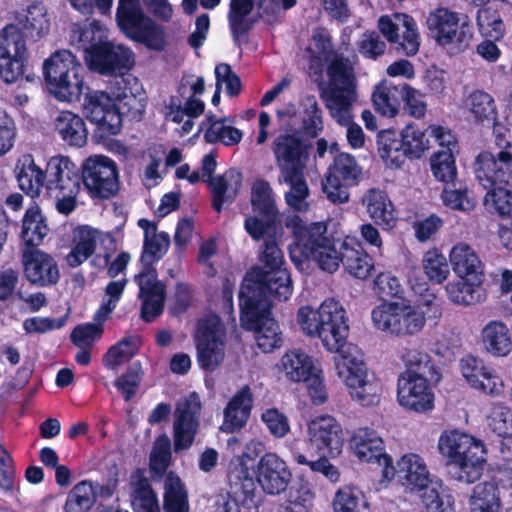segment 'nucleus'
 <instances>
[{
	"label": "nucleus",
	"mask_w": 512,
	"mask_h": 512,
	"mask_svg": "<svg viewBox=\"0 0 512 512\" xmlns=\"http://www.w3.org/2000/svg\"><path fill=\"white\" fill-rule=\"evenodd\" d=\"M485 349L495 356H506L512 348L509 330L499 321L489 322L482 330Z\"/></svg>",
	"instance_id": "nucleus-45"
},
{
	"label": "nucleus",
	"mask_w": 512,
	"mask_h": 512,
	"mask_svg": "<svg viewBox=\"0 0 512 512\" xmlns=\"http://www.w3.org/2000/svg\"><path fill=\"white\" fill-rule=\"evenodd\" d=\"M55 130L61 139L70 146L82 147L88 139L85 121L70 111L61 112L55 121Z\"/></svg>",
	"instance_id": "nucleus-40"
},
{
	"label": "nucleus",
	"mask_w": 512,
	"mask_h": 512,
	"mask_svg": "<svg viewBox=\"0 0 512 512\" xmlns=\"http://www.w3.org/2000/svg\"><path fill=\"white\" fill-rule=\"evenodd\" d=\"M277 367L287 380L294 383L304 381L319 368L314 358L301 349L287 351Z\"/></svg>",
	"instance_id": "nucleus-36"
},
{
	"label": "nucleus",
	"mask_w": 512,
	"mask_h": 512,
	"mask_svg": "<svg viewBox=\"0 0 512 512\" xmlns=\"http://www.w3.org/2000/svg\"><path fill=\"white\" fill-rule=\"evenodd\" d=\"M399 357L408 367L407 371L428 376L430 380L439 382L441 374L431 360L428 353L416 345H406L399 351Z\"/></svg>",
	"instance_id": "nucleus-42"
},
{
	"label": "nucleus",
	"mask_w": 512,
	"mask_h": 512,
	"mask_svg": "<svg viewBox=\"0 0 512 512\" xmlns=\"http://www.w3.org/2000/svg\"><path fill=\"white\" fill-rule=\"evenodd\" d=\"M302 129L310 137H316L323 130L322 111L314 95L305 96L300 103Z\"/></svg>",
	"instance_id": "nucleus-56"
},
{
	"label": "nucleus",
	"mask_w": 512,
	"mask_h": 512,
	"mask_svg": "<svg viewBox=\"0 0 512 512\" xmlns=\"http://www.w3.org/2000/svg\"><path fill=\"white\" fill-rule=\"evenodd\" d=\"M307 442L318 453L337 457L344 445L342 426L333 416H317L307 423Z\"/></svg>",
	"instance_id": "nucleus-18"
},
{
	"label": "nucleus",
	"mask_w": 512,
	"mask_h": 512,
	"mask_svg": "<svg viewBox=\"0 0 512 512\" xmlns=\"http://www.w3.org/2000/svg\"><path fill=\"white\" fill-rule=\"evenodd\" d=\"M127 36L152 50L162 51L166 46L163 27L150 18H146L141 24L128 32Z\"/></svg>",
	"instance_id": "nucleus-51"
},
{
	"label": "nucleus",
	"mask_w": 512,
	"mask_h": 512,
	"mask_svg": "<svg viewBox=\"0 0 512 512\" xmlns=\"http://www.w3.org/2000/svg\"><path fill=\"white\" fill-rule=\"evenodd\" d=\"M297 323L305 335L318 338L328 351L339 353L334 359L335 369L353 401L363 407L379 404L381 381L369 372L363 352L353 344L346 345L348 318L339 301L328 298L317 309L300 307Z\"/></svg>",
	"instance_id": "nucleus-1"
},
{
	"label": "nucleus",
	"mask_w": 512,
	"mask_h": 512,
	"mask_svg": "<svg viewBox=\"0 0 512 512\" xmlns=\"http://www.w3.org/2000/svg\"><path fill=\"white\" fill-rule=\"evenodd\" d=\"M82 178L83 184L93 197L107 199L119 189L117 164L104 155H94L84 161Z\"/></svg>",
	"instance_id": "nucleus-14"
},
{
	"label": "nucleus",
	"mask_w": 512,
	"mask_h": 512,
	"mask_svg": "<svg viewBox=\"0 0 512 512\" xmlns=\"http://www.w3.org/2000/svg\"><path fill=\"white\" fill-rule=\"evenodd\" d=\"M399 98V89L388 82H382L377 85L372 95V101L376 111L388 118L395 117L399 112Z\"/></svg>",
	"instance_id": "nucleus-52"
},
{
	"label": "nucleus",
	"mask_w": 512,
	"mask_h": 512,
	"mask_svg": "<svg viewBox=\"0 0 512 512\" xmlns=\"http://www.w3.org/2000/svg\"><path fill=\"white\" fill-rule=\"evenodd\" d=\"M394 467L400 484L411 492L423 491L433 482L426 461L419 454H403Z\"/></svg>",
	"instance_id": "nucleus-28"
},
{
	"label": "nucleus",
	"mask_w": 512,
	"mask_h": 512,
	"mask_svg": "<svg viewBox=\"0 0 512 512\" xmlns=\"http://www.w3.org/2000/svg\"><path fill=\"white\" fill-rule=\"evenodd\" d=\"M332 508L333 512H371L364 493L349 485H344L335 492Z\"/></svg>",
	"instance_id": "nucleus-47"
},
{
	"label": "nucleus",
	"mask_w": 512,
	"mask_h": 512,
	"mask_svg": "<svg viewBox=\"0 0 512 512\" xmlns=\"http://www.w3.org/2000/svg\"><path fill=\"white\" fill-rule=\"evenodd\" d=\"M251 205L253 211L268 219H275L278 215L275 194L270 184L257 179L251 189Z\"/></svg>",
	"instance_id": "nucleus-49"
},
{
	"label": "nucleus",
	"mask_w": 512,
	"mask_h": 512,
	"mask_svg": "<svg viewBox=\"0 0 512 512\" xmlns=\"http://www.w3.org/2000/svg\"><path fill=\"white\" fill-rule=\"evenodd\" d=\"M206 121L209 125L204 134L207 142H220L225 146H234L242 140V131L232 126L231 120L227 118L216 119L213 115H208Z\"/></svg>",
	"instance_id": "nucleus-43"
},
{
	"label": "nucleus",
	"mask_w": 512,
	"mask_h": 512,
	"mask_svg": "<svg viewBox=\"0 0 512 512\" xmlns=\"http://www.w3.org/2000/svg\"><path fill=\"white\" fill-rule=\"evenodd\" d=\"M488 190L484 197V205L490 212L505 216L512 211V191L504 188L503 185H497Z\"/></svg>",
	"instance_id": "nucleus-63"
},
{
	"label": "nucleus",
	"mask_w": 512,
	"mask_h": 512,
	"mask_svg": "<svg viewBox=\"0 0 512 512\" xmlns=\"http://www.w3.org/2000/svg\"><path fill=\"white\" fill-rule=\"evenodd\" d=\"M361 167L355 158L348 153H340L334 158L322 183L323 192L333 203H345L349 199L347 186L357 184Z\"/></svg>",
	"instance_id": "nucleus-15"
},
{
	"label": "nucleus",
	"mask_w": 512,
	"mask_h": 512,
	"mask_svg": "<svg viewBox=\"0 0 512 512\" xmlns=\"http://www.w3.org/2000/svg\"><path fill=\"white\" fill-rule=\"evenodd\" d=\"M126 285L127 280L125 278L110 281L106 285L104 297L94 314L96 323L78 325L71 333V340L76 346L79 348H90L101 338L103 333L102 323L109 318L117 307Z\"/></svg>",
	"instance_id": "nucleus-13"
},
{
	"label": "nucleus",
	"mask_w": 512,
	"mask_h": 512,
	"mask_svg": "<svg viewBox=\"0 0 512 512\" xmlns=\"http://www.w3.org/2000/svg\"><path fill=\"white\" fill-rule=\"evenodd\" d=\"M362 205L376 225L385 230L395 227L397 222L395 208L386 192L376 188L369 189L362 197Z\"/></svg>",
	"instance_id": "nucleus-31"
},
{
	"label": "nucleus",
	"mask_w": 512,
	"mask_h": 512,
	"mask_svg": "<svg viewBox=\"0 0 512 512\" xmlns=\"http://www.w3.org/2000/svg\"><path fill=\"white\" fill-rule=\"evenodd\" d=\"M264 451V444L260 440L252 439L246 445L237 464L229 472V482L234 494L244 493L251 495L256 488L250 462Z\"/></svg>",
	"instance_id": "nucleus-30"
},
{
	"label": "nucleus",
	"mask_w": 512,
	"mask_h": 512,
	"mask_svg": "<svg viewBox=\"0 0 512 512\" xmlns=\"http://www.w3.org/2000/svg\"><path fill=\"white\" fill-rule=\"evenodd\" d=\"M353 455L363 463L376 464L381 468L382 477L391 481L395 477L392 457L386 452L385 443L380 434L370 427L355 429L349 440Z\"/></svg>",
	"instance_id": "nucleus-12"
},
{
	"label": "nucleus",
	"mask_w": 512,
	"mask_h": 512,
	"mask_svg": "<svg viewBox=\"0 0 512 512\" xmlns=\"http://www.w3.org/2000/svg\"><path fill=\"white\" fill-rule=\"evenodd\" d=\"M135 62L133 51L121 44H115L108 40L87 56V65L103 75H113L115 78L127 76L126 72L132 68Z\"/></svg>",
	"instance_id": "nucleus-20"
},
{
	"label": "nucleus",
	"mask_w": 512,
	"mask_h": 512,
	"mask_svg": "<svg viewBox=\"0 0 512 512\" xmlns=\"http://www.w3.org/2000/svg\"><path fill=\"white\" fill-rule=\"evenodd\" d=\"M138 225L144 230V253L160 258L166 253L170 240L166 233H157L155 223L140 219Z\"/></svg>",
	"instance_id": "nucleus-57"
},
{
	"label": "nucleus",
	"mask_w": 512,
	"mask_h": 512,
	"mask_svg": "<svg viewBox=\"0 0 512 512\" xmlns=\"http://www.w3.org/2000/svg\"><path fill=\"white\" fill-rule=\"evenodd\" d=\"M253 395L249 386H244L232 397L224 410L223 431L233 432L241 429L250 417Z\"/></svg>",
	"instance_id": "nucleus-37"
},
{
	"label": "nucleus",
	"mask_w": 512,
	"mask_h": 512,
	"mask_svg": "<svg viewBox=\"0 0 512 512\" xmlns=\"http://www.w3.org/2000/svg\"><path fill=\"white\" fill-rule=\"evenodd\" d=\"M27 49L21 32L7 26L0 32V76L6 82H14L24 73Z\"/></svg>",
	"instance_id": "nucleus-17"
},
{
	"label": "nucleus",
	"mask_w": 512,
	"mask_h": 512,
	"mask_svg": "<svg viewBox=\"0 0 512 512\" xmlns=\"http://www.w3.org/2000/svg\"><path fill=\"white\" fill-rule=\"evenodd\" d=\"M285 225L294 236L289 252L298 269H304L305 262L311 260L328 273L335 272L343 263L347 272L355 278L366 279L371 275L373 259L363 250L351 248L339 239L328 237L323 223L305 224L299 216L293 215L287 217Z\"/></svg>",
	"instance_id": "nucleus-3"
},
{
	"label": "nucleus",
	"mask_w": 512,
	"mask_h": 512,
	"mask_svg": "<svg viewBox=\"0 0 512 512\" xmlns=\"http://www.w3.org/2000/svg\"><path fill=\"white\" fill-rule=\"evenodd\" d=\"M426 25L431 38L451 53L463 52L468 48L473 37L468 16L446 7H438L430 11Z\"/></svg>",
	"instance_id": "nucleus-7"
},
{
	"label": "nucleus",
	"mask_w": 512,
	"mask_h": 512,
	"mask_svg": "<svg viewBox=\"0 0 512 512\" xmlns=\"http://www.w3.org/2000/svg\"><path fill=\"white\" fill-rule=\"evenodd\" d=\"M291 457L298 465L308 466L312 472L322 474L332 483L340 481L339 469L328 460L326 454H323L317 460H309L303 453L293 449L291 450Z\"/></svg>",
	"instance_id": "nucleus-60"
},
{
	"label": "nucleus",
	"mask_w": 512,
	"mask_h": 512,
	"mask_svg": "<svg viewBox=\"0 0 512 512\" xmlns=\"http://www.w3.org/2000/svg\"><path fill=\"white\" fill-rule=\"evenodd\" d=\"M46 193L55 201L56 210L71 214L77 207L83 178L78 167L69 157L55 155L47 161Z\"/></svg>",
	"instance_id": "nucleus-6"
},
{
	"label": "nucleus",
	"mask_w": 512,
	"mask_h": 512,
	"mask_svg": "<svg viewBox=\"0 0 512 512\" xmlns=\"http://www.w3.org/2000/svg\"><path fill=\"white\" fill-rule=\"evenodd\" d=\"M383 36L391 43H397L408 56L415 55L420 46L416 22L403 13L383 15L378 20Z\"/></svg>",
	"instance_id": "nucleus-22"
},
{
	"label": "nucleus",
	"mask_w": 512,
	"mask_h": 512,
	"mask_svg": "<svg viewBox=\"0 0 512 512\" xmlns=\"http://www.w3.org/2000/svg\"><path fill=\"white\" fill-rule=\"evenodd\" d=\"M329 90L322 95L325 106L335 121L347 123L349 108L356 100V78L349 60L336 57L328 66Z\"/></svg>",
	"instance_id": "nucleus-9"
},
{
	"label": "nucleus",
	"mask_w": 512,
	"mask_h": 512,
	"mask_svg": "<svg viewBox=\"0 0 512 512\" xmlns=\"http://www.w3.org/2000/svg\"><path fill=\"white\" fill-rule=\"evenodd\" d=\"M258 259L262 266H255L247 272L239 296L288 300L292 295L291 277L282 267L284 255L274 239H265Z\"/></svg>",
	"instance_id": "nucleus-4"
},
{
	"label": "nucleus",
	"mask_w": 512,
	"mask_h": 512,
	"mask_svg": "<svg viewBox=\"0 0 512 512\" xmlns=\"http://www.w3.org/2000/svg\"><path fill=\"white\" fill-rule=\"evenodd\" d=\"M200 397L192 392L176 406L173 423L174 450L179 452L191 447L199 425Z\"/></svg>",
	"instance_id": "nucleus-19"
},
{
	"label": "nucleus",
	"mask_w": 512,
	"mask_h": 512,
	"mask_svg": "<svg viewBox=\"0 0 512 512\" xmlns=\"http://www.w3.org/2000/svg\"><path fill=\"white\" fill-rule=\"evenodd\" d=\"M281 179L289 186V190L284 195L288 207L296 212H306L309 209L307 199L310 192L304 177V171L282 175Z\"/></svg>",
	"instance_id": "nucleus-44"
},
{
	"label": "nucleus",
	"mask_w": 512,
	"mask_h": 512,
	"mask_svg": "<svg viewBox=\"0 0 512 512\" xmlns=\"http://www.w3.org/2000/svg\"><path fill=\"white\" fill-rule=\"evenodd\" d=\"M47 233L48 227L39 209L37 207L28 209L23 218L21 232L25 248H35L43 241Z\"/></svg>",
	"instance_id": "nucleus-50"
},
{
	"label": "nucleus",
	"mask_w": 512,
	"mask_h": 512,
	"mask_svg": "<svg viewBox=\"0 0 512 512\" xmlns=\"http://www.w3.org/2000/svg\"><path fill=\"white\" fill-rule=\"evenodd\" d=\"M465 107L474 119L480 123H492L497 116V109L493 97L484 91L472 92L465 101Z\"/></svg>",
	"instance_id": "nucleus-54"
},
{
	"label": "nucleus",
	"mask_w": 512,
	"mask_h": 512,
	"mask_svg": "<svg viewBox=\"0 0 512 512\" xmlns=\"http://www.w3.org/2000/svg\"><path fill=\"white\" fill-rule=\"evenodd\" d=\"M254 6L255 0H230L228 22L235 42L249 30L247 17Z\"/></svg>",
	"instance_id": "nucleus-55"
},
{
	"label": "nucleus",
	"mask_w": 512,
	"mask_h": 512,
	"mask_svg": "<svg viewBox=\"0 0 512 512\" xmlns=\"http://www.w3.org/2000/svg\"><path fill=\"white\" fill-rule=\"evenodd\" d=\"M428 376L411 371L403 372L397 381V400L403 408L417 413L434 409L435 395Z\"/></svg>",
	"instance_id": "nucleus-16"
},
{
	"label": "nucleus",
	"mask_w": 512,
	"mask_h": 512,
	"mask_svg": "<svg viewBox=\"0 0 512 512\" xmlns=\"http://www.w3.org/2000/svg\"><path fill=\"white\" fill-rule=\"evenodd\" d=\"M116 18L126 35L146 19L139 0H118Z\"/></svg>",
	"instance_id": "nucleus-59"
},
{
	"label": "nucleus",
	"mask_w": 512,
	"mask_h": 512,
	"mask_svg": "<svg viewBox=\"0 0 512 512\" xmlns=\"http://www.w3.org/2000/svg\"><path fill=\"white\" fill-rule=\"evenodd\" d=\"M22 264L26 279L36 286H51L60 278L55 259L40 249L25 248L22 253Z\"/></svg>",
	"instance_id": "nucleus-24"
},
{
	"label": "nucleus",
	"mask_w": 512,
	"mask_h": 512,
	"mask_svg": "<svg viewBox=\"0 0 512 512\" xmlns=\"http://www.w3.org/2000/svg\"><path fill=\"white\" fill-rule=\"evenodd\" d=\"M111 86L115 109L120 118L128 115L132 119H139L145 110V96L137 79L132 75L117 77Z\"/></svg>",
	"instance_id": "nucleus-26"
},
{
	"label": "nucleus",
	"mask_w": 512,
	"mask_h": 512,
	"mask_svg": "<svg viewBox=\"0 0 512 512\" xmlns=\"http://www.w3.org/2000/svg\"><path fill=\"white\" fill-rule=\"evenodd\" d=\"M482 278L474 281L471 278H459L449 282L446 287L448 298L457 305L469 306L485 299V292L481 286Z\"/></svg>",
	"instance_id": "nucleus-41"
},
{
	"label": "nucleus",
	"mask_w": 512,
	"mask_h": 512,
	"mask_svg": "<svg viewBox=\"0 0 512 512\" xmlns=\"http://www.w3.org/2000/svg\"><path fill=\"white\" fill-rule=\"evenodd\" d=\"M272 150L281 176L304 171L305 145L297 134H280L275 138Z\"/></svg>",
	"instance_id": "nucleus-29"
},
{
	"label": "nucleus",
	"mask_w": 512,
	"mask_h": 512,
	"mask_svg": "<svg viewBox=\"0 0 512 512\" xmlns=\"http://www.w3.org/2000/svg\"><path fill=\"white\" fill-rule=\"evenodd\" d=\"M423 269L430 281L440 284L450 274L446 257L437 250H429L423 257Z\"/></svg>",
	"instance_id": "nucleus-62"
},
{
	"label": "nucleus",
	"mask_w": 512,
	"mask_h": 512,
	"mask_svg": "<svg viewBox=\"0 0 512 512\" xmlns=\"http://www.w3.org/2000/svg\"><path fill=\"white\" fill-rule=\"evenodd\" d=\"M135 280L139 286V297L142 300L141 315L146 322H151L163 311L165 300L164 285L158 281L153 268L145 267Z\"/></svg>",
	"instance_id": "nucleus-27"
},
{
	"label": "nucleus",
	"mask_w": 512,
	"mask_h": 512,
	"mask_svg": "<svg viewBox=\"0 0 512 512\" xmlns=\"http://www.w3.org/2000/svg\"><path fill=\"white\" fill-rule=\"evenodd\" d=\"M469 504L471 512H501L502 505L497 485L493 482L476 485Z\"/></svg>",
	"instance_id": "nucleus-46"
},
{
	"label": "nucleus",
	"mask_w": 512,
	"mask_h": 512,
	"mask_svg": "<svg viewBox=\"0 0 512 512\" xmlns=\"http://www.w3.org/2000/svg\"><path fill=\"white\" fill-rule=\"evenodd\" d=\"M101 234L98 230L88 226H81L73 232V246L66 256L70 267H78L95 252Z\"/></svg>",
	"instance_id": "nucleus-39"
},
{
	"label": "nucleus",
	"mask_w": 512,
	"mask_h": 512,
	"mask_svg": "<svg viewBox=\"0 0 512 512\" xmlns=\"http://www.w3.org/2000/svg\"><path fill=\"white\" fill-rule=\"evenodd\" d=\"M107 41V29L97 20L84 24H73L69 43L84 53L85 61L87 56L91 55Z\"/></svg>",
	"instance_id": "nucleus-32"
},
{
	"label": "nucleus",
	"mask_w": 512,
	"mask_h": 512,
	"mask_svg": "<svg viewBox=\"0 0 512 512\" xmlns=\"http://www.w3.org/2000/svg\"><path fill=\"white\" fill-rule=\"evenodd\" d=\"M16 21L23 33L34 40L44 37L50 29L47 9L40 2L30 4L18 12Z\"/></svg>",
	"instance_id": "nucleus-38"
},
{
	"label": "nucleus",
	"mask_w": 512,
	"mask_h": 512,
	"mask_svg": "<svg viewBox=\"0 0 512 512\" xmlns=\"http://www.w3.org/2000/svg\"><path fill=\"white\" fill-rule=\"evenodd\" d=\"M242 180V174L236 169H229L221 175L208 179L213 208L216 211L220 212L224 205L231 204L235 200L242 186Z\"/></svg>",
	"instance_id": "nucleus-34"
},
{
	"label": "nucleus",
	"mask_w": 512,
	"mask_h": 512,
	"mask_svg": "<svg viewBox=\"0 0 512 512\" xmlns=\"http://www.w3.org/2000/svg\"><path fill=\"white\" fill-rule=\"evenodd\" d=\"M460 371L467 384L475 390L498 397L504 392V381L484 361L466 356L460 361Z\"/></svg>",
	"instance_id": "nucleus-23"
},
{
	"label": "nucleus",
	"mask_w": 512,
	"mask_h": 512,
	"mask_svg": "<svg viewBox=\"0 0 512 512\" xmlns=\"http://www.w3.org/2000/svg\"><path fill=\"white\" fill-rule=\"evenodd\" d=\"M422 494L427 512H455L454 498L440 481H433Z\"/></svg>",
	"instance_id": "nucleus-53"
},
{
	"label": "nucleus",
	"mask_w": 512,
	"mask_h": 512,
	"mask_svg": "<svg viewBox=\"0 0 512 512\" xmlns=\"http://www.w3.org/2000/svg\"><path fill=\"white\" fill-rule=\"evenodd\" d=\"M438 450L453 479L474 483L482 476L488 452L481 439L456 429L444 431L438 440Z\"/></svg>",
	"instance_id": "nucleus-5"
},
{
	"label": "nucleus",
	"mask_w": 512,
	"mask_h": 512,
	"mask_svg": "<svg viewBox=\"0 0 512 512\" xmlns=\"http://www.w3.org/2000/svg\"><path fill=\"white\" fill-rule=\"evenodd\" d=\"M95 502L93 482L81 481L69 492L65 509L66 512H87Z\"/></svg>",
	"instance_id": "nucleus-58"
},
{
	"label": "nucleus",
	"mask_w": 512,
	"mask_h": 512,
	"mask_svg": "<svg viewBox=\"0 0 512 512\" xmlns=\"http://www.w3.org/2000/svg\"><path fill=\"white\" fill-rule=\"evenodd\" d=\"M449 260L454 273L459 278L478 281L483 277V264L476 251L467 243L455 244L449 253Z\"/></svg>",
	"instance_id": "nucleus-35"
},
{
	"label": "nucleus",
	"mask_w": 512,
	"mask_h": 512,
	"mask_svg": "<svg viewBox=\"0 0 512 512\" xmlns=\"http://www.w3.org/2000/svg\"><path fill=\"white\" fill-rule=\"evenodd\" d=\"M373 326L382 332L406 336L419 333L425 326V311L408 300L384 301L371 311Z\"/></svg>",
	"instance_id": "nucleus-8"
},
{
	"label": "nucleus",
	"mask_w": 512,
	"mask_h": 512,
	"mask_svg": "<svg viewBox=\"0 0 512 512\" xmlns=\"http://www.w3.org/2000/svg\"><path fill=\"white\" fill-rule=\"evenodd\" d=\"M47 167L45 170L36 164L31 154L22 155L16 164V177L19 187L32 198L38 197L47 184Z\"/></svg>",
	"instance_id": "nucleus-33"
},
{
	"label": "nucleus",
	"mask_w": 512,
	"mask_h": 512,
	"mask_svg": "<svg viewBox=\"0 0 512 512\" xmlns=\"http://www.w3.org/2000/svg\"><path fill=\"white\" fill-rule=\"evenodd\" d=\"M84 68L69 50L54 52L43 63V74L50 93L61 102L80 100L86 87ZM83 111L97 126L102 137L116 135L122 127L119 112L115 109L112 86L110 92L89 90L85 93Z\"/></svg>",
	"instance_id": "nucleus-2"
},
{
	"label": "nucleus",
	"mask_w": 512,
	"mask_h": 512,
	"mask_svg": "<svg viewBox=\"0 0 512 512\" xmlns=\"http://www.w3.org/2000/svg\"><path fill=\"white\" fill-rule=\"evenodd\" d=\"M165 512H189L188 495L181 479L170 472L164 479Z\"/></svg>",
	"instance_id": "nucleus-48"
},
{
	"label": "nucleus",
	"mask_w": 512,
	"mask_h": 512,
	"mask_svg": "<svg viewBox=\"0 0 512 512\" xmlns=\"http://www.w3.org/2000/svg\"><path fill=\"white\" fill-rule=\"evenodd\" d=\"M239 306L242 326L255 331V340L263 352H271L281 346L279 326L270 316L269 297L239 296Z\"/></svg>",
	"instance_id": "nucleus-10"
},
{
	"label": "nucleus",
	"mask_w": 512,
	"mask_h": 512,
	"mask_svg": "<svg viewBox=\"0 0 512 512\" xmlns=\"http://www.w3.org/2000/svg\"><path fill=\"white\" fill-rule=\"evenodd\" d=\"M292 479L286 462L276 453L264 454L257 465L256 480L263 492L279 495L284 492Z\"/></svg>",
	"instance_id": "nucleus-25"
},
{
	"label": "nucleus",
	"mask_w": 512,
	"mask_h": 512,
	"mask_svg": "<svg viewBox=\"0 0 512 512\" xmlns=\"http://www.w3.org/2000/svg\"><path fill=\"white\" fill-rule=\"evenodd\" d=\"M195 339L198 364L205 370H215L225 357V330L220 318L210 314L200 319Z\"/></svg>",
	"instance_id": "nucleus-11"
},
{
	"label": "nucleus",
	"mask_w": 512,
	"mask_h": 512,
	"mask_svg": "<svg viewBox=\"0 0 512 512\" xmlns=\"http://www.w3.org/2000/svg\"><path fill=\"white\" fill-rule=\"evenodd\" d=\"M137 342L133 337H126L113 345L103 358L104 365L116 369L128 362L136 353Z\"/></svg>",
	"instance_id": "nucleus-61"
},
{
	"label": "nucleus",
	"mask_w": 512,
	"mask_h": 512,
	"mask_svg": "<svg viewBox=\"0 0 512 512\" xmlns=\"http://www.w3.org/2000/svg\"><path fill=\"white\" fill-rule=\"evenodd\" d=\"M489 428L500 437L512 434V411L509 407L493 403L487 415Z\"/></svg>",
	"instance_id": "nucleus-64"
},
{
	"label": "nucleus",
	"mask_w": 512,
	"mask_h": 512,
	"mask_svg": "<svg viewBox=\"0 0 512 512\" xmlns=\"http://www.w3.org/2000/svg\"><path fill=\"white\" fill-rule=\"evenodd\" d=\"M475 175L484 188L512 186V152L502 149L497 154L483 152L475 164Z\"/></svg>",
	"instance_id": "nucleus-21"
}]
</instances>
